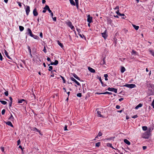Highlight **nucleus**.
<instances>
[{"mask_svg": "<svg viewBox=\"0 0 154 154\" xmlns=\"http://www.w3.org/2000/svg\"><path fill=\"white\" fill-rule=\"evenodd\" d=\"M124 86L131 88H135L136 86L135 84H126L124 85Z\"/></svg>", "mask_w": 154, "mask_h": 154, "instance_id": "f03ea898", "label": "nucleus"}, {"mask_svg": "<svg viewBox=\"0 0 154 154\" xmlns=\"http://www.w3.org/2000/svg\"><path fill=\"white\" fill-rule=\"evenodd\" d=\"M52 18L53 19V20L54 21H56V20H56V17H52Z\"/></svg>", "mask_w": 154, "mask_h": 154, "instance_id": "13d9d810", "label": "nucleus"}, {"mask_svg": "<svg viewBox=\"0 0 154 154\" xmlns=\"http://www.w3.org/2000/svg\"><path fill=\"white\" fill-rule=\"evenodd\" d=\"M107 90L109 91H113L115 93H117V89L116 88H109Z\"/></svg>", "mask_w": 154, "mask_h": 154, "instance_id": "7ed1b4c3", "label": "nucleus"}, {"mask_svg": "<svg viewBox=\"0 0 154 154\" xmlns=\"http://www.w3.org/2000/svg\"><path fill=\"white\" fill-rule=\"evenodd\" d=\"M105 57H104L103 58V60H102L101 62V64H105Z\"/></svg>", "mask_w": 154, "mask_h": 154, "instance_id": "393cba45", "label": "nucleus"}, {"mask_svg": "<svg viewBox=\"0 0 154 154\" xmlns=\"http://www.w3.org/2000/svg\"><path fill=\"white\" fill-rule=\"evenodd\" d=\"M107 146L110 147L112 148V149H114L112 146V144L111 143H108L107 144Z\"/></svg>", "mask_w": 154, "mask_h": 154, "instance_id": "a878e982", "label": "nucleus"}, {"mask_svg": "<svg viewBox=\"0 0 154 154\" xmlns=\"http://www.w3.org/2000/svg\"><path fill=\"white\" fill-rule=\"evenodd\" d=\"M44 9L48 10L49 13L51 12V11L50 9L49 6L48 5H46L44 8Z\"/></svg>", "mask_w": 154, "mask_h": 154, "instance_id": "6e6552de", "label": "nucleus"}, {"mask_svg": "<svg viewBox=\"0 0 154 154\" xmlns=\"http://www.w3.org/2000/svg\"><path fill=\"white\" fill-rule=\"evenodd\" d=\"M77 96L79 97H81L82 96V94L81 93H79L77 94Z\"/></svg>", "mask_w": 154, "mask_h": 154, "instance_id": "a18cd8bd", "label": "nucleus"}, {"mask_svg": "<svg viewBox=\"0 0 154 154\" xmlns=\"http://www.w3.org/2000/svg\"><path fill=\"white\" fill-rule=\"evenodd\" d=\"M6 124L7 125L11 126L12 127H13V125L12 124L11 122L10 121L7 122H6Z\"/></svg>", "mask_w": 154, "mask_h": 154, "instance_id": "2eb2a0df", "label": "nucleus"}, {"mask_svg": "<svg viewBox=\"0 0 154 154\" xmlns=\"http://www.w3.org/2000/svg\"><path fill=\"white\" fill-rule=\"evenodd\" d=\"M147 148V147L146 146H143V150H145Z\"/></svg>", "mask_w": 154, "mask_h": 154, "instance_id": "0e129e2a", "label": "nucleus"}, {"mask_svg": "<svg viewBox=\"0 0 154 154\" xmlns=\"http://www.w3.org/2000/svg\"><path fill=\"white\" fill-rule=\"evenodd\" d=\"M125 70V68H121V72L122 73L124 72Z\"/></svg>", "mask_w": 154, "mask_h": 154, "instance_id": "c9c22d12", "label": "nucleus"}, {"mask_svg": "<svg viewBox=\"0 0 154 154\" xmlns=\"http://www.w3.org/2000/svg\"><path fill=\"white\" fill-rule=\"evenodd\" d=\"M14 117H13L12 114H11V115L10 117H9V119L10 120L12 121L14 119Z\"/></svg>", "mask_w": 154, "mask_h": 154, "instance_id": "f704fd0d", "label": "nucleus"}, {"mask_svg": "<svg viewBox=\"0 0 154 154\" xmlns=\"http://www.w3.org/2000/svg\"><path fill=\"white\" fill-rule=\"evenodd\" d=\"M17 3L18 4L19 6L20 7H22V5H21V3L20 2H18Z\"/></svg>", "mask_w": 154, "mask_h": 154, "instance_id": "5fc2aeb1", "label": "nucleus"}, {"mask_svg": "<svg viewBox=\"0 0 154 154\" xmlns=\"http://www.w3.org/2000/svg\"><path fill=\"white\" fill-rule=\"evenodd\" d=\"M24 6L26 7L25 9V11L26 13V15L27 16L29 15V13L30 11V7L28 5H26V6L24 4Z\"/></svg>", "mask_w": 154, "mask_h": 154, "instance_id": "f257e3e1", "label": "nucleus"}, {"mask_svg": "<svg viewBox=\"0 0 154 154\" xmlns=\"http://www.w3.org/2000/svg\"><path fill=\"white\" fill-rule=\"evenodd\" d=\"M54 72H56V71L55 70H53L52 72H51V76L52 77H54Z\"/></svg>", "mask_w": 154, "mask_h": 154, "instance_id": "bb28decb", "label": "nucleus"}, {"mask_svg": "<svg viewBox=\"0 0 154 154\" xmlns=\"http://www.w3.org/2000/svg\"><path fill=\"white\" fill-rule=\"evenodd\" d=\"M106 30H105L104 31V32L102 33H101L102 36L105 39H106L107 38V37L108 36V35H107V34L106 33Z\"/></svg>", "mask_w": 154, "mask_h": 154, "instance_id": "20e7f679", "label": "nucleus"}, {"mask_svg": "<svg viewBox=\"0 0 154 154\" xmlns=\"http://www.w3.org/2000/svg\"><path fill=\"white\" fill-rule=\"evenodd\" d=\"M88 70L92 73H95V70L92 68H88Z\"/></svg>", "mask_w": 154, "mask_h": 154, "instance_id": "f3484780", "label": "nucleus"}, {"mask_svg": "<svg viewBox=\"0 0 154 154\" xmlns=\"http://www.w3.org/2000/svg\"><path fill=\"white\" fill-rule=\"evenodd\" d=\"M100 142H98L96 143L95 146L97 147H99L100 146Z\"/></svg>", "mask_w": 154, "mask_h": 154, "instance_id": "4c0bfd02", "label": "nucleus"}, {"mask_svg": "<svg viewBox=\"0 0 154 154\" xmlns=\"http://www.w3.org/2000/svg\"><path fill=\"white\" fill-rule=\"evenodd\" d=\"M102 134L101 133V132H99L98 133V135H97V137H100L102 135Z\"/></svg>", "mask_w": 154, "mask_h": 154, "instance_id": "ea45409f", "label": "nucleus"}, {"mask_svg": "<svg viewBox=\"0 0 154 154\" xmlns=\"http://www.w3.org/2000/svg\"><path fill=\"white\" fill-rule=\"evenodd\" d=\"M33 14L35 16H37L38 15V13L37 11V10L36 8L34 9L33 11Z\"/></svg>", "mask_w": 154, "mask_h": 154, "instance_id": "0eeeda50", "label": "nucleus"}, {"mask_svg": "<svg viewBox=\"0 0 154 154\" xmlns=\"http://www.w3.org/2000/svg\"><path fill=\"white\" fill-rule=\"evenodd\" d=\"M60 76L61 78H62V80L63 81V83H65L66 82V80H65L63 76Z\"/></svg>", "mask_w": 154, "mask_h": 154, "instance_id": "e433bc0d", "label": "nucleus"}, {"mask_svg": "<svg viewBox=\"0 0 154 154\" xmlns=\"http://www.w3.org/2000/svg\"><path fill=\"white\" fill-rule=\"evenodd\" d=\"M12 102H10L9 103V106L10 107H11L12 106Z\"/></svg>", "mask_w": 154, "mask_h": 154, "instance_id": "338daca9", "label": "nucleus"}, {"mask_svg": "<svg viewBox=\"0 0 154 154\" xmlns=\"http://www.w3.org/2000/svg\"><path fill=\"white\" fill-rule=\"evenodd\" d=\"M50 13H51V17H53V14L52 13V11H51V12H50Z\"/></svg>", "mask_w": 154, "mask_h": 154, "instance_id": "69168bd1", "label": "nucleus"}, {"mask_svg": "<svg viewBox=\"0 0 154 154\" xmlns=\"http://www.w3.org/2000/svg\"><path fill=\"white\" fill-rule=\"evenodd\" d=\"M104 76L105 77V78H106L108 77V75L107 74H105L104 75Z\"/></svg>", "mask_w": 154, "mask_h": 154, "instance_id": "774afa93", "label": "nucleus"}, {"mask_svg": "<svg viewBox=\"0 0 154 154\" xmlns=\"http://www.w3.org/2000/svg\"><path fill=\"white\" fill-rule=\"evenodd\" d=\"M134 28L136 30H138L139 28V26H136L134 24H132Z\"/></svg>", "mask_w": 154, "mask_h": 154, "instance_id": "aec40b11", "label": "nucleus"}, {"mask_svg": "<svg viewBox=\"0 0 154 154\" xmlns=\"http://www.w3.org/2000/svg\"><path fill=\"white\" fill-rule=\"evenodd\" d=\"M70 4L74 6L75 5V3L74 1L73 0H69Z\"/></svg>", "mask_w": 154, "mask_h": 154, "instance_id": "5701e85b", "label": "nucleus"}, {"mask_svg": "<svg viewBox=\"0 0 154 154\" xmlns=\"http://www.w3.org/2000/svg\"><path fill=\"white\" fill-rule=\"evenodd\" d=\"M0 102L3 105H5L7 103L6 101L4 100H0Z\"/></svg>", "mask_w": 154, "mask_h": 154, "instance_id": "7c9ffc66", "label": "nucleus"}, {"mask_svg": "<svg viewBox=\"0 0 154 154\" xmlns=\"http://www.w3.org/2000/svg\"><path fill=\"white\" fill-rule=\"evenodd\" d=\"M98 94H108L110 95H111L112 94V93L111 92H109L107 91H106V92H104V93H97Z\"/></svg>", "mask_w": 154, "mask_h": 154, "instance_id": "ddd939ff", "label": "nucleus"}, {"mask_svg": "<svg viewBox=\"0 0 154 154\" xmlns=\"http://www.w3.org/2000/svg\"><path fill=\"white\" fill-rule=\"evenodd\" d=\"M70 79L72 81L74 82L78 85L81 86L80 84L73 77H71Z\"/></svg>", "mask_w": 154, "mask_h": 154, "instance_id": "423d86ee", "label": "nucleus"}, {"mask_svg": "<svg viewBox=\"0 0 154 154\" xmlns=\"http://www.w3.org/2000/svg\"><path fill=\"white\" fill-rule=\"evenodd\" d=\"M97 113L98 114V116L99 117H103L101 115V114H100L101 112L100 111H97Z\"/></svg>", "mask_w": 154, "mask_h": 154, "instance_id": "cd10ccee", "label": "nucleus"}, {"mask_svg": "<svg viewBox=\"0 0 154 154\" xmlns=\"http://www.w3.org/2000/svg\"><path fill=\"white\" fill-rule=\"evenodd\" d=\"M57 43L58 45L61 47V48H63V44L60 43L59 40L57 41Z\"/></svg>", "mask_w": 154, "mask_h": 154, "instance_id": "6ab92c4d", "label": "nucleus"}, {"mask_svg": "<svg viewBox=\"0 0 154 154\" xmlns=\"http://www.w3.org/2000/svg\"><path fill=\"white\" fill-rule=\"evenodd\" d=\"M73 76L74 78L77 79L79 80H80V78L77 76V75H76L75 74H74L73 75Z\"/></svg>", "mask_w": 154, "mask_h": 154, "instance_id": "412c9836", "label": "nucleus"}, {"mask_svg": "<svg viewBox=\"0 0 154 154\" xmlns=\"http://www.w3.org/2000/svg\"><path fill=\"white\" fill-rule=\"evenodd\" d=\"M69 27L71 28V29L73 30H74V29H75V28L72 25L70 27Z\"/></svg>", "mask_w": 154, "mask_h": 154, "instance_id": "8fccbe9b", "label": "nucleus"}, {"mask_svg": "<svg viewBox=\"0 0 154 154\" xmlns=\"http://www.w3.org/2000/svg\"><path fill=\"white\" fill-rule=\"evenodd\" d=\"M3 59V57L1 53L0 52V60H2Z\"/></svg>", "mask_w": 154, "mask_h": 154, "instance_id": "09e8293b", "label": "nucleus"}, {"mask_svg": "<svg viewBox=\"0 0 154 154\" xmlns=\"http://www.w3.org/2000/svg\"><path fill=\"white\" fill-rule=\"evenodd\" d=\"M131 53L132 54H134L137 55L138 53L136 51H135L134 50H133L132 51Z\"/></svg>", "mask_w": 154, "mask_h": 154, "instance_id": "4be33fe9", "label": "nucleus"}, {"mask_svg": "<svg viewBox=\"0 0 154 154\" xmlns=\"http://www.w3.org/2000/svg\"><path fill=\"white\" fill-rule=\"evenodd\" d=\"M99 81H100L101 83L102 84V85L103 87H105L106 86V85L105 84H104L103 82L102 81L101 79V77H99L98 78Z\"/></svg>", "mask_w": 154, "mask_h": 154, "instance_id": "9b49d317", "label": "nucleus"}, {"mask_svg": "<svg viewBox=\"0 0 154 154\" xmlns=\"http://www.w3.org/2000/svg\"><path fill=\"white\" fill-rule=\"evenodd\" d=\"M92 17L90 16V15L89 14L88 16L87 21L90 23L92 22Z\"/></svg>", "mask_w": 154, "mask_h": 154, "instance_id": "39448f33", "label": "nucleus"}, {"mask_svg": "<svg viewBox=\"0 0 154 154\" xmlns=\"http://www.w3.org/2000/svg\"><path fill=\"white\" fill-rule=\"evenodd\" d=\"M39 35H40V37L41 38H43V34H42V32H40V33Z\"/></svg>", "mask_w": 154, "mask_h": 154, "instance_id": "052dcab7", "label": "nucleus"}, {"mask_svg": "<svg viewBox=\"0 0 154 154\" xmlns=\"http://www.w3.org/2000/svg\"><path fill=\"white\" fill-rule=\"evenodd\" d=\"M43 51L45 53H46L47 52V50H46V49L45 47H44V48L43 50Z\"/></svg>", "mask_w": 154, "mask_h": 154, "instance_id": "3c124183", "label": "nucleus"}, {"mask_svg": "<svg viewBox=\"0 0 154 154\" xmlns=\"http://www.w3.org/2000/svg\"><path fill=\"white\" fill-rule=\"evenodd\" d=\"M17 145H19L20 143V139L18 140L17 141Z\"/></svg>", "mask_w": 154, "mask_h": 154, "instance_id": "6e6d98bb", "label": "nucleus"}, {"mask_svg": "<svg viewBox=\"0 0 154 154\" xmlns=\"http://www.w3.org/2000/svg\"><path fill=\"white\" fill-rule=\"evenodd\" d=\"M116 13L118 15H119L120 14V13L119 12V10H118L116 12Z\"/></svg>", "mask_w": 154, "mask_h": 154, "instance_id": "4d7b16f0", "label": "nucleus"}, {"mask_svg": "<svg viewBox=\"0 0 154 154\" xmlns=\"http://www.w3.org/2000/svg\"><path fill=\"white\" fill-rule=\"evenodd\" d=\"M19 28L20 31H22L24 29L23 27L22 26H19Z\"/></svg>", "mask_w": 154, "mask_h": 154, "instance_id": "c85d7f7f", "label": "nucleus"}, {"mask_svg": "<svg viewBox=\"0 0 154 154\" xmlns=\"http://www.w3.org/2000/svg\"><path fill=\"white\" fill-rule=\"evenodd\" d=\"M67 24L68 26L69 27H70L72 25L71 22L70 21H69L67 23Z\"/></svg>", "mask_w": 154, "mask_h": 154, "instance_id": "473e14b6", "label": "nucleus"}, {"mask_svg": "<svg viewBox=\"0 0 154 154\" xmlns=\"http://www.w3.org/2000/svg\"><path fill=\"white\" fill-rule=\"evenodd\" d=\"M76 30L77 31V32H78V33H79L81 32V30L77 28H76Z\"/></svg>", "mask_w": 154, "mask_h": 154, "instance_id": "de8ad7c7", "label": "nucleus"}, {"mask_svg": "<svg viewBox=\"0 0 154 154\" xmlns=\"http://www.w3.org/2000/svg\"><path fill=\"white\" fill-rule=\"evenodd\" d=\"M124 141L125 143L128 144V145H130L131 144L130 142L126 139H124Z\"/></svg>", "mask_w": 154, "mask_h": 154, "instance_id": "dca6fc26", "label": "nucleus"}, {"mask_svg": "<svg viewBox=\"0 0 154 154\" xmlns=\"http://www.w3.org/2000/svg\"><path fill=\"white\" fill-rule=\"evenodd\" d=\"M5 109H3L2 110V115H4L5 114Z\"/></svg>", "mask_w": 154, "mask_h": 154, "instance_id": "79ce46f5", "label": "nucleus"}, {"mask_svg": "<svg viewBox=\"0 0 154 154\" xmlns=\"http://www.w3.org/2000/svg\"><path fill=\"white\" fill-rule=\"evenodd\" d=\"M115 138V137H111L109 138H107L106 139V140H112V139H114Z\"/></svg>", "mask_w": 154, "mask_h": 154, "instance_id": "864d4df0", "label": "nucleus"}, {"mask_svg": "<svg viewBox=\"0 0 154 154\" xmlns=\"http://www.w3.org/2000/svg\"><path fill=\"white\" fill-rule=\"evenodd\" d=\"M9 99L10 101V102H12V98L11 97H9Z\"/></svg>", "mask_w": 154, "mask_h": 154, "instance_id": "e2e57ef3", "label": "nucleus"}, {"mask_svg": "<svg viewBox=\"0 0 154 154\" xmlns=\"http://www.w3.org/2000/svg\"><path fill=\"white\" fill-rule=\"evenodd\" d=\"M151 106H152V107L154 109V99L153 100L151 103Z\"/></svg>", "mask_w": 154, "mask_h": 154, "instance_id": "c03bdc74", "label": "nucleus"}, {"mask_svg": "<svg viewBox=\"0 0 154 154\" xmlns=\"http://www.w3.org/2000/svg\"><path fill=\"white\" fill-rule=\"evenodd\" d=\"M142 129L143 131H146L147 129V127L146 126H144L142 127Z\"/></svg>", "mask_w": 154, "mask_h": 154, "instance_id": "72a5a7b5", "label": "nucleus"}, {"mask_svg": "<svg viewBox=\"0 0 154 154\" xmlns=\"http://www.w3.org/2000/svg\"><path fill=\"white\" fill-rule=\"evenodd\" d=\"M107 21L109 23L111 24L112 22V20L111 19H107Z\"/></svg>", "mask_w": 154, "mask_h": 154, "instance_id": "a19ab883", "label": "nucleus"}, {"mask_svg": "<svg viewBox=\"0 0 154 154\" xmlns=\"http://www.w3.org/2000/svg\"><path fill=\"white\" fill-rule=\"evenodd\" d=\"M28 49L29 51V53H31V50L30 47L29 46H28Z\"/></svg>", "mask_w": 154, "mask_h": 154, "instance_id": "37998d69", "label": "nucleus"}, {"mask_svg": "<svg viewBox=\"0 0 154 154\" xmlns=\"http://www.w3.org/2000/svg\"><path fill=\"white\" fill-rule=\"evenodd\" d=\"M25 101V100L23 99H22L21 100H18V103H22L24 101Z\"/></svg>", "mask_w": 154, "mask_h": 154, "instance_id": "2f4dec72", "label": "nucleus"}, {"mask_svg": "<svg viewBox=\"0 0 154 154\" xmlns=\"http://www.w3.org/2000/svg\"><path fill=\"white\" fill-rule=\"evenodd\" d=\"M64 131H67V126H66V125L64 127Z\"/></svg>", "mask_w": 154, "mask_h": 154, "instance_id": "680f3d73", "label": "nucleus"}, {"mask_svg": "<svg viewBox=\"0 0 154 154\" xmlns=\"http://www.w3.org/2000/svg\"><path fill=\"white\" fill-rule=\"evenodd\" d=\"M58 60H56L54 62H51V65H56L58 64Z\"/></svg>", "mask_w": 154, "mask_h": 154, "instance_id": "9d476101", "label": "nucleus"}, {"mask_svg": "<svg viewBox=\"0 0 154 154\" xmlns=\"http://www.w3.org/2000/svg\"><path fill=\"white\" fill-rule=\"evenodd\" d=\"M31 37L33 38L34 39H38V38H39V37L38 36H37V35H34L33 34L32 35Z\"/></svg>", "mask_w": 154, "mask_h": 154, "instance_id": "b1692460", "label": "nucleus"}, {"mask_svg": "<svg viewBox=\"0 0 154 154\" xmlns=\"http://www.w3.org/2000/svg\"><path fill=\"white\" fill-rule=\"evenodd\" d=\"M138 117V116L136 115L132 117V118L134 119H135Z\"/></svg>", "mask_w": 154, "mask_h": 154, "instance_id": "603ef678", "label": "nucleus"}, {"mask_svg": "<svg viewBox=\"0 0 154 154\" xmlns=\"http://www.w3.org/2000/svg\"><path fill=\"white\" fill-rule=\"evenodd\" d=\"M4 94L6 96H8V91H5L4 93Z\"/></svg>", "mask_w": 154, "mask_h": 154, "instance_id": "49530a36", "label": "nucleus"}, {"mask_svg": "<svg viewBox=\"0 0 154 154\" xmlns=\"http://www.w3.org/2000/svg\"><path fill=\"white\" fill-rule=\"evenodd\" d=\"M4 52L5 55L8 58H9L10 59L12 60L11 58L9 56L8 52L6 50H5Z\"/></svg>", "mask_w": 154, "mask_h": 154, "instance_id": "f8f14e48", "label": "nucleus"}, {"mask_svg": "<svg viewBox=\"0 0 154 154\" xmlns=\"http://www.w3.org/2000/svg\"><path fill=\"white\" fill-rule=\"evenodd\" d=\"M120 106L118 105H116V108L118 109H120Z\"/></svg>", "mask_w": 154, "mask_h": 154, "instance_id": "bf43d9fd", "label": "nucleus"}, {"mask_svg": "<svg viewBox=\"0 0 154 154\" xmlns=\"http://www.w3.org/2000/svg\"><path fill=\"white\" fill-rule=\"evenodd\" d=\"M143 106V104L141 103L139 104L135 107V109H137Z\"/></svg>", "mask_w": 154, "mask_h": 154, "instance_id": "a211bd4d", "label": "nucleus"}, {"mask_svg": "<svg viewBox=\"0 0 154 154\" xmlns=\"http://www.w3.org/2000/svg\"><path fill=\"white\" fill-rule=\"evenodd\" d=\"M149 132H146L145 134H144V135L145 136L143 137L144 138H148L149 137Z\"/></svg>", "mask_w": 154, "mask_h": 154, "instance_id": "4468645a", "label": "nucleus"}, {"mask_svg": "<svg viewBox=\"0 0 154 154\" xmlns=\"http://www.w3.org/2000/svg\"><path fill=\"white\" fill-rule=\"evenodd\" d=\"M75 5H76V6L77 8L78 9L79 8V2H75Z\"/></svg>", "mask_w": 154, "mask_h": 154, "instance_id": "58836bf2", "label": "nucleus"}, {"mask_svg": "<svg viewBox=\"0 0 154 154\" xmlns=\"http://www.w3.org/2000/svg\"><path fill=\"white\" fill-rule=\"evenodd\" d=\"M27 32H28V34L29 35L31 36L32 35V33L31 30V29L30 28H28L27 29Z\"/></svg>", "mask_w": 154, "mask_h": 154, "instance_id": "1a4fd4ad", "label": "nucleus"}, {"mask_svg": "<svg viewBox=\"0 0 154 154\" xmlns=\"http://www.w3.org/2000/svg\"><path fill=\"white\" fill-rule=\"evenodd\" d=\"M150 53L154 57V51L152 50H149Z\"/></svg>", "mask_w": 154, "mask_h": 154, "instance_id": "c756f323", "label": "nucleus"}]
</instances>
